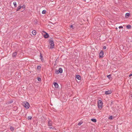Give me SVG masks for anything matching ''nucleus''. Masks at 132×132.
<instances>
[{
	"mask_svg": "<svg viewBox=\"0 0 132 132\" xmlns=\"http://www.w3.org/2000/svg\"><path fill=\"white\" fill-rule=\"evenodd\" d=\"M103 104V103L100 100L98 101V107L100 109L102 108Z\"/></svg>",
	"mask_w": 132,
	"mask_h": 132,
	"instance_id": "obj_1",
	"label": "nucleus"
},
{
	"mask_svg": "<svg viewBox=\"0 0 132 132\" xmlns=\"http://www.w3.org/2000/svg\"><path fill=\"white\" fill-rule=\"evenodd\" d=\"M50 45V48L51 49H52L54 47V43L53 41L50 40L49 42Z\"/></svg>",
	"mask_w": 132,
	"mask_h": 132,
	"instance_id": "obj_2",
	"label": "nucleus"
},
{
	"mask_svg": "<svg viewBox=\"0 0 132 132\" xmlns=\"http://www.w3.org/2000/svg\"><path fill=\"white\" fill-rule=\"evenodd\" d=\"M23 105L24 106V107L27 109H28L29 108L30 106L28 103L27 102L24 103Z\"/></svg>",
	"mask_w": 132,
	"mask_h": 132,
	"instance_id": "obj_3",
	"label": "nucleus"
},
{
	"mask_svg": "<svg viewBox=\"0 0 132 132\" xmlns=\"http://www.w3.org/2000/svg\"><path fill=\"white\" fill-rule=\"evenodd\" d=\"M104 55V53L102 51H101L99 55V58H102L103 57V55Z\"/></svg>",
	"mask_w": 132,
	"mask_h": 132,
	"instance_id": "obj_4",
	"label": "nucleus"
},
{
	"mask_svg": "<svg viewBox=\"0 0 132 132\" xmlns=\"http://www.w3.org/2000/svg\"><path fill=\"white\" fill-rule=\"evenodd\" d=\"M112 92L111 90H108L106 91L105 92V94L106 95H108L111 94L112 93Z\"/></svg>",
	"mask_w": 132,
	"mask_h": 132,
	"instance_id": "obj_5",
	"label": "nucleus"
},
{
	"mask_svg": "<svg viewBox=\"0 0 132 132\" xmlns=\"http://www.w3.org/2000/svg\"><path fill=\"white\" fill-rule=\"evenodd\" d=\"M52 122L50 120H49L48 122V126H51L52 125Z\"/></svg>",
	"mask_w": 132,
	"mask_h": 132,
	"instance_id": "obj_6",
	"label": "nucleus"
},
{
	"mask_svg": "<svg viewBox=\"0 0 132 132\" xmlns=\"http://www.w3.org/2000/svg\"><path fill=\"white\" fill-rule=\"evenodd\" d=\"M54 85L55 88H58V85L56 82H54Z\"/></svg>",
	"mask_w": 132,
	"mask_h": 132,
	"instance_id": "obj_7",
	"label": "nucleus"
},
{
	"mask_svg": "<svg viewBox=\"0 0 132 132\" xmlns=\"http://www.w3.org/2000/svg\"><path fill=\"white\" fill-rule=\"evenodd\" d=\"M17 54V52H15L13 53L12 54V56L14 57H15Z\"/></svg>",
	"mask_w": 132,
	"mask_h": 132,
	"instance_id": "obj_8",
	"label": "nucleus"
},
{
	"mask_svg": "<svg viewBox=\"0 0 132 132\" xmlns=\"http://www.w3.org/2000/svg\"><path fill=\"white\" fill-rule=\"evenodd\" d=\"M130 15V14L129 13H127L126 14H125V17L126 18L128 17Z\"/></svg>",
	"mask_w": 132,
	"mask_h": 132,
	"instance_id": "obj_9",
	"label": "nucleus"
},
{
	"mask_svg": "<svg viewBox=\"0 0 132 132\" xmlns=\"http://www.w3.org/2000/svg\"><path fill=\"white\" fill-rule=\"evenodd\" d=\"M44 36L45 38H47L49 36V35L47 33H46V34L44 35Z\"/></svg>",
	"mask_w": 132,
	"mask_h": 132,
	"instance_id": "obj_10",
	"label": "nucleus"
},
{
	"mask_svg": "<svg viewBox=\"0 0 132 132\" xmlns=\"http://www.w3.org/2000/svg\"><path fill=\"white\" fill-rule=\"evenodd\" d=\"M76 78L79 80H80L81 79V78L80 76L79 75H77L76 77Z\"/></svg>",
	"mask_w": 132,
	"mask_h": 132,
	"instance_id": "obj_11",
	"label": "nucleus"
},
{
	"mask_svg": "<svg viewBox=\"0 0 132 132\" xmlns=\"http://www.w3.org/2000/svg\"><path fill=\"white\" fill-rule=\"evenodd\" d=\"M59 72L60 73H62L63 72V70L62 68H60L59 69Z\"/></svg>",
	"mask_w": 132,
	"mask_h": 132,
	"instance_id": "obj_12",
	"label": "nucleus"
},
{
	"mask_svg": "<svg viewBox=\"0 0 132 132\" xmlns=\"http://www.w3.org/2000/svg\"><path fill=\"white\" fill-rule=\"evenodd\" d=\"M22 8L21 6H19L17 8V9H16V11H18L19 10L21 9Z\"/></svg>",
	"mask_w": 132,
	"mask_h": 132,
	"instance_id": "obj_13",
	"label": "nucleus"
},
{
	"mask_svg": "<svg viewBox=\"0 0 132 132\" xmlns=\"http://www.w3.org/2000/svg\"><path fill=\"white\" fill-rule=\"evenodd\" d=\"M32 34L34 35H35L36 34V31L35 30H34L32 31Z\"/></svg>",
	"mask_w": 132,
	"mask_h": 132,
	"instance_id": "obj_14",
	"label": "nucleus"
},
{
	"mask_svg": "<svg viewBox=\"0 0 132 132\" xmlns=\"http://www.w3.org/2000/svg\"><path fill=\"white\" fill-rule=\"evenodd\" d=\"M91 120L92 121L95 122H96V120L95 119H92Z\"/></svg>",
	"mask_w": 132,
	"mask_h": 132,
	"instance_id": "obj_15",
	"label": "nucleus"
},
{
	"mask_svg": "<svg viewBox=\"0 0 132 132\" xmlns=\"http://www.w3.org/2000/svg\"><path fill=\"white\" fill-rule=\"evenodd\" d=\"M40 59H41L42 61H43V56H42V55L41 54V53H40Z\"/></svg>",
	"mask_w": 132,
	"mask_h": 132,
	"instance_id": "obj_16",
	"label": "nucleus"
},
{
	"mask_svg": "<svg viewBox=\"0 0 132 132\" xmlns=\"http://www.w3.org/2000/svg\"><path fill=\"white\" fill-rule=\"evenodd\" d=\"M126 27L127 29H130L131 28V26L130 25H129L126 26Z\"/></svg>",
	"mask_w": 132,
	"mask_h": 132,
	"instance_id": "obj_17",
	"label": "nucleus"
},
{
	"mask_svg": "<svg viewBox=\"0 0 132 132\" xmlns=\"http://www.w3.org/2000/svg\"><path fill=\"white\" fill-rule=\"evenodd\" d=\"M13 4L15 7H16L17 6L16 2H14Z\"/></svg>",
	"mask_w": 132,
	"mask_h": 132,
	"instance_id": "obj_18",
	"label": "nucleus"
},
{
	"mask_svg": "<svg viewBox=\"0 0 132 132\" xmlns=\"http://www.w3.org/2000/svg\"><path fill=\"white\" fill-rule=\"evenodd\" d=\"M27 119L29 120H31L32 119V117L31 116H28L27 117Z\"/></svg>",
	"mask_w": 132,
	"mask_h": 132,
	"instance_id": "obj_19",
	"label": "nucleus"
},
{
	"mask_svg": "<svg viewBox=\"0 0 132 132\" xmlns=\"http://www.w3.org/2000/svg\"><path fill=\"white\" fill-rule=\"evenodd\" d=\"M59 71L58 70H55V73L57 74H59Z\"/></svg>",
	"mask_w": 132,
	"mask_h": 132,
	"instance_id": "obj_20",
	"label": "nucleus"
},
{
	"mask_svg": "<svg viewBox=\"0 0 132 132\" xmlns=\"http://www.w3.org/2000/svg\"><path fill=\"white\" fill-rule=\"evenodd\" d=\"M107 77H108L109 79L110 80V78H111V75H107Z\"/></svg>",
	"mask_w": 132,
	"mask_h": 132,
	"instance_id": "obj_21",
	"label": "nucleus"
},
{
	"mask_svg": "<svg viewBox=\"0 0 132 132\" xmlns=\"http://www.w3.org/2000/svg\"><path fill=\"white\" fill-rule=\"evenodd\" d=\"M14 128L13 127H12L11 126L10 127V129L11 131H13L14 130Z\"/></svg>",
	"mask_w": 132,
	"mask_h": 132,
	"instance_id": "obj_22",
	"label": "nucleus"
},
{
	"mask_svg": "<svg viewBox=\"0 0 132 132\" xmlns=\"http://www.w3.org/2000/svg\"><path fill=\"white\" fill-rule=\"evenodd\" d=\"M46 11L45 10H43L42 12V13L43 14H45L46 13Z\"/></svg>",
	"mask_w": 132,
	"mask_h": 132,
	"instance_id": "obj_23",
	"label": "nucleus"
},
{
	"mask_svg": "<svg viewBox=\"0 0 132 132\" xmlns=\"http://www.w3.org/2000/svg\"><path fill=\"white\" fill-rule=\"evenodd\" d=\"M41 68V67L40 66H38L37 67V69L38 70H39Z\"/></svg>",
	"mask_w": 132,
	"mask_h": 132,
	"instance_id": "obj_24",
	"label": "nucleus"
},
{
	"mask_svg": "<svg viewBox=\"0 0 132 132\" xmlns=\"http://www.w3.org/2000/svg\"><path fill=\"white\" fill-rule=\"evenodd\" d=\"M37 79L39 81H40L41 80V78L39 77H38Z\"/></svg>",
	"mask_w": 132,
	"mask_h": 132,
	"instance_id": "obj_25",
	"label": "nucleus"
},
{
	"mask_svg": "<svg viewBox=\"0 0 132 132\" xmlns=\"http://www.w3.org/2000/svg\"><path fill=\"white\" fill-rule=\"evenodd\" d=\"M82 123V122H80L78 123V125L80 126V125H81Z\"/></svg>",
	"mask_w": 132,
	"mask_h": 132,
	"instance_id": "obj_26",
	"label": "nucleus"
},
{
	"mask_svg": "<svg viewBox=\"0 0 132 132\" xmlns=\"http://www.w3.org/2000/svg\"><path fill=\"white\" fill-rule=\"evenodd\" d=\"M22 7V8L23 9H24L25 8V6L24 5H23Z\"/></svg>",
	"mask_w": 132,
	"mask_h": 132,
	"instance_id": "obj_27",
	"label": "nucleus"
},
{
	"mask_svg": "<svg viewBox=\"0 0 132 132\" xmlns=\"http://www.w3.org/2000/svg\"><path fill=\"white\" fill-rule=\"evenodd\" d=\"M70 27L72 28V29H74V27H73V25H71L70 26Z\"/></svg>",
	"mask_w": 132,
	"mask_h": 132,
	"instance_id": "obj_28",
	"label": "nucleus"
},
{
	"mask_svg": "<svg viewBox=\"0 0 132 132\" xmlns=\"http://www.w3.org/2000/svg\"><path fill=\"white\" fill-rule=\"evenodd\" d=\"M49 128L50 129H54V127H49Z\"/></svg>",
	"mask_w": 132,
	"mask_h": 132,
	"instance_id": "obj_29",
	"label": "nucleus"
},
{
	"mask_svg": "<svg viewBox=\"0 0 132 132\" xmlns=\"http://www.w3.org/2000/svg\"><path fill=\"white\" fill-rule=\"evenodd\" d=\"M119 29L121 28H123V27L122 26H120L119 27Z\"/></svg>",
	"mask_w": 132,
	"mask_h": 132,
	"instance_id": "obj_30",
	"label": "nucleus"
},
{
	"mask_svg": "<svg viewBox=\"0 0 132 132\" xmlns=\"http://www.w3.org/2000/svg\"><path fill=\"white\" fill-rule=\"evenodd\" d=\"M103 48L104 49H105L106 48V46H104L103 47Z\"/></svg>",
	"mask_w": 132,
	"mask_h": 132,
	"instance_id": "obj_31",
	"label": "nucleus"
},
{
	"mask_svg": "<svg viewBox=\"0 0 132 132\" xmlns=\"http://www.w3.org/2000/svg\"><path fill=\"white\" fill-rule=\"evenodd\" d=\"M109 119H112V116H111L109 118Z\"/></svg>",
	"mask_w": 132,
	"mask_h": 132,
	"instance_id": "obj_32",
	"label": "nucleus"
},
{
	"mask_svg": "<svg viewBox=\"0 0 132 132\" xmlns=\"http://www.w3.org/2000/svg\"><path fill=\"white\" fill-rule=\"evenodd\" d=\"M132 76V73L131 74H130L129 75V77H130L131 76Z\"/></svg>",
	"mask_w": 132,
	"mask_h": 132,
	"instance_id": "obj_33",
	"label": "nucleus"
},
{
	"mask_svg": "<svg viewBox=\"0 0 132 132\" xmlns=\"http://www.w3.org/2000/svg\"><path fill=\"white\" fill-rule=\"evenodd\" d=\"M12 101H11V102H10V103H12Z\"/></svg>",
	"mask_w": 132,
	"mask_h": 132,
	"instance_id": "obj_34",
	"label": "nucleus"
}]
</instances>
